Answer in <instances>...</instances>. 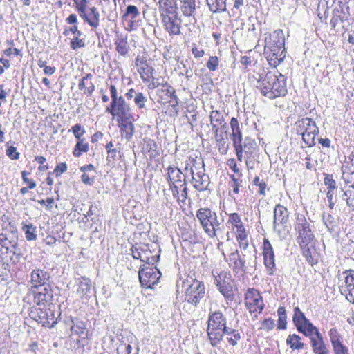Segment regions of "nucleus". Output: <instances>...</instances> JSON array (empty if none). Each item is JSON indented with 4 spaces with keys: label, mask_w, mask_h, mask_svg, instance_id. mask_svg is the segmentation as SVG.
<instances>
[{
    "label": "nucleus",
    "mask_w": 354,
    "mask_h": 354,
    "mask_svg": "<svg viewBox=\"0 0 354 354\" xmlns=\"http://www.w3.org/2000/svg\"><path fill=\"white\" fill-rule=\"evenodd\" d=\"M294 229L296 240L300 246L303 256L311 265L315 263L312 254L314 235L304 215L297 214Z\"/></svg>",
    "instance_id": "nucleus-1"
},
{
    "label": "nucleus",
    "mask_w": 354,
    "mask_h": 354,
    "mask_svg": "<svg viewBox=\"0 0 354 354\" xmlns=\"http://www.w3.org/2000/svg\"><path fill=\"white\" fill-rule=\"evenodd\" d=\"M205 233L210 238H215L222 231L223 220H219L216 213L209 208H200L196 214Z\"/></svg>",
    "instance_id": "nucleus-2"
},
{
    "label": "nucleus",
    "mask_w": 354,
    "mask_h": 354,
    "mask_svg": "<svg viewBox=\"0 0 354 354\" xmlns=\"http://www.w3.org/2000/svg\"><path fill=\"white\" fill-rule=\"evenodd\" d=\"M226 326V319L221 312L210 313L208 319L207 335L212 346H216L223 339Z\"/></svg>",
    "instance_id": "nucleus-3"
},
{
    "label": "nucleus",
    "mask_w": 354,
    "mask_h": 354,
    "mask_svg": "<svg viewBox=\"0 0 354 354\" xmlns=\"http://www.w3.org/2000/svg\"><path fill=\"white\" fill-rule=\"evenodd\" d=\"M109 91L111 102L110 106L106 107V111L117 118L133 115L132 109L127 103L124 98L118 94L115 85L112 84L110 86Z\"/></svg>",
    "instance_id": "nucleus-4"
},
{
    "label": "nucleus",
    "mask_w": 354,
    "mask_h": 354,
    "mask_svg": "<svg viewBox=\"0 0 354 354\" xmlns=\"http://www.w3.org/2000/svg\"><path fill=\"white\" fill-rule=\"evenodd\" d=\"M183 287L185 289V299L195 306L204 297L205 294L204 284L196 279H187L183 281Z\"/></svg>",
    "instance_id": "nucleus-5"
},
{
    "label": "nucleus",
    "mask_w": 354,
    "mask_h": 354,
    "mask_svg": "<svg viewBox=\"0 0 354 354\" xmlns=\"http://www.w3.org/2000/svg\"><path fill=\"white\" fill-rule=\"evenodd\" d=\"M214 277V283L218 288L219 292L226 298L230 300L233 299V286L231 274L226 271H213Z\"/></svg>",
    "instance_id": "nucleus-6"
},
{
    "label": "nucleus",
    "mask_w": 354,
    "mask_h": 354,
    "mask_svg": "<svg viewBox=\"0 0 354 354\" xmlns=\"http://www.w3.org/2000/svg\"><path fill=\"white\" fill-rule=\"evenodd\" d=\"M135 64L137 71L139 73L142 81L147 84L149 88H153L158 86L153 77V68L150 66L147 62V57L138 55L135 60Z\"/></svg>",
    "instance_id": "nucleus-7"
},
{
    "label": "nucleus",
    "mask_w": 354,
    "mask_h": 354,
    "mask_svg": "<svg viewBox=\"0 0 354 354\" xmlns=\"http://www.w3.org/2000/svg\"><path fill=\"white\" fill-rule=\"evenodd\" d=\"M194 169L195 171L192 174L194 187L198 192L207 189L210 182L209 176L205 174L204 162H198Z\"/></svg>",
    "instance_id": "nucleus-8"
},
{
    "label": "nucleus",
    "mask_w": 354,
    "mask_h": 354,
    "mask_svg": "<svg viewBox=\"0 0 354 354\" xmlns=\"http://www.w3.org/2000/svg\"><path fill=\"white\" fill-rule=\"evenodd\" d=\"M245 305L250 313H261L264 304L259 292L254 288H249L245 295Z\"/></svg>",
    "instance_id": "nucleus-9"
},
{
    "label": "nucleus",
    "mask_w": 354,
    "mask_h": 354,
    "mask_svg": "<svg viewBox=\"0 0 354 354\" xmlns=\"http://www.w3.org/2000/svg\"><path fill=\"white\" fill-rule=\"evenodd\" d=\"M161 273L155 268L147 267L139 271L138 277L142 287L153 288L158 284Z\"/></svg>",
    "instance_id": "nucleus-10"
},
{
    "label": "nucleus",
    "mask_w": 354,
    "mask_h": 354,
    "mask_svg": "<svg viewBox=\"0 0 354 354\" xmlns=\"http://www.w3.org/2000/svg\"><path fill=\"white\" fill-rule=\"evenodd\" d=\"M160 17L165 30L170 36L180 34L181 19L177 12L162 15Z\"/></svg>",
    "instance_id": "nucleus-11"
},
{
    "label": "nucleus",
    "mask_w": 354,
    "mask_h": 354,
    "mask_svg": "<svg viewBox=\"0 0 354 354\" xmlns=\"http://www.w3.org/2000/svg\"><path fill=\"white\" fill-rule=\"evenodd\" d=\"M17 242L15 239L8 237L6 234H0V255H7L12 253L15 258L10 257L13 262L19 260V253L16 251Z\"/></svg>",
    "instance_id": "nucleus-12"
},
{
    "label": "nucleus",
    "mask_w": 354,
    "mask_h": 354,
    "mask_svg": "<svg viewBox=\"0 0 354 354\" xmlns=\"http://www.w3.org/2000/svg\"><path fill=\"white\" fill-rule=\"evenodd\" d=\"M342 274L344 280L340 285V291L348 301L354 304V270H346Z\"/></svg>",
    "instance_id": "nucleus-13"
},
{
    "label": "nucleus",
    "mask_w": 354,
    "mask_h": 354,
    "mask_svg": "<svg viewBox=\"0 0 354 354\" xmlns=\"http://www.w3.org/2000/svg\"><path fill=\"white\" fill-rule=\"evenodd\" d=\"M333 6L330 25L333 28H335L339 22H343L347 19L349 13L348 7L342 1H335Z\"/></svg>",
    "instance_id": "nucleus-14"
},
{
    "label": "nucleus",
    "mask_w": 354,
    "mask_h": 354,
    "mask_svg": "<svg viewBox=\"0 0 354 354\" xmlns=\"http://www.w3.org/2000/svg\"><path fill=\"white\" fill-rule=\"evenodd\" d=\"M35 288V290H32L34 303L39 306H45L52 301L53 294L50 285Z\"/></svg>",
    "instance_id": "nucleus-15"
},
{
    "label": "nucleus",
    "mask_w": 354,
    "mask_h": 354,
    "mask_svg": "<svg viewBox=\"0 0 354 354\" xmlns=\"http://www.w3.org/2000/svg\"><path fill=\"white\" fill-rule=\"evenodd\" d=\"M117 120L122 135L124 136L127 140H130L135 132V126L133 124L135 120L133 115H130L121 117L117 118Z\"/></svg>",
    "instance_id": "nucleus-16"
},
{
    "label": "nucleus",
    "mask_w": 354,
    "mask_h": 354,
    "mask_svg": "<svg viewBox=\"0 0 354 354\" xmlns=\"http://www.w3.org/2000/svg\"><path fill=\"white\" fill-rule=\"evenodd\" d=\"M275 81H274L272 86V91L267 93L269 99H274L279 96H284L287 93L286 84L285 76L279 72L276 73Z\"/></svg>",
    "instance_id": "nucleus-17"
},
{
    "label": "nucleus",
    "mask_w": 354,
    "mask_h": 354,
    "mask_svg": "<svg viewBox=\"0 0 354 354\" xmlns=\"http://www.w3.org/2000/svg\"><path fill=\"white\" fill-rule=\"evenodd\" d=\"M264 50L267 60L272 67H277L286 57L284 47L270 48V49H265Z\"/></svg>",
    "instance_id": "nucleus-18"
},
{
    "label": "nucleus",
    "mask_w": 354,
    "mask_h": 354,
    "mask_svg": "<svg viewBox=\"0 0 354 354\" xmlns=\"http://www.w3.org/2000/svg\"><path fill=\"white\" fill-rule=\"evenodd\" d=\"M164 87L165 88L158 91V102L162 104L172 103L173 106L178 105V97L175 94L174 88L169 85H165Z\"/></svg>",
    "instance_id": "nucleus-19"
},
{
    "label": "nucleus",
    "mask_w": 354,
    "mask_h": 354,
    "mask_svg": "<svg viewBox=\"0 0 354 354\" xmlns=\"http://www.w3.org/2000/svg\"><path fill=\"white\" fill-rule=\"evenodd\" d=\"M276 73L272 72H268L266 73L264 77H261L257 81V88L260 90L261 94L268 98V94L267 93H271L272 91V86L274 81H275Z\"/></svg>",
    "instance_id": "nucleus-20"
},
{
    "label": "nucleus",
    "mask_w": 354,
    "mask_h": 354,
    "mask_svg": "<svg viewBox=\"0 0 354 354\" xmlns=\"http://www.w3.org/2000/svg\"><path fill=\"white\" fill-rule=\"evenodd\" d=\"M288 211L285 207L281 205H276L274 209L273 224L274 230L280 232V227L288 222Z\"/></svg>",
    "instance_id": "nucleus-21"
},
{
    "label": "nucleus",
    "mask_w": 354,
    "mask_h": 354,
    "mask_svg": "<svg viewBox=\"0 0 354 354\" xmlns=\"http://www.w3.org/2000/svg\"><path fill=\"white\" fill-rule=\"evenodd\" d=\"M263 257L265 266L268 268V274L272 275L275 266L274 254L271 243L268 239H264L263 241Z\"/></svg>",
    "instance_id": "nucleus-22"
},
{
    "label": "nucleus",
    "mask_w": 354,
    "mask_h": 354,
    "mask_svg": "<svg viewBox=\"0 0 354 354\" xmlns=\"http://www.w3.org/2000/svg\"><path fill=\"white\" fill-rule=\"evenodd\" d=\"M30 278L34 288L44 287L48 285L47 283L49 281L50 274L44 270L36 268L32 271Z\"/></svg>",
    "instance_id": "nucleus-23"
},
{
    "label": "nucleus",
    "mask_w": 354,
    "mask_h": 354,
    "mask_svg": "<svg viewBox=\"0 0 354 354\" xmlns=\"http://www.w3.org/2000/svg\"><path fill=\"white\" fill-rule=\"evenodd\" d=\"M265 49L270 48L284 47L285 39L281 30H277L265 39Z\"/></svg>",
    "instance_id": "nucleus-24"
},
{
    "label": "nucleus",
    "mask_w": 354,
    "mask_h": 354,
    "mask_svg": "<svg viewBox=\"0 0 354 354\" xmlns=\"http://www.w3.org/2000/svg\"><path fill=\"white\" fill-rule=\"evenodd\" d=\"M180 10L185 17H189V23L196 22V19L194 16L196 10L195 0H180Z\"/></svg>",
    "instance_id": "nucleus-25"
},
{
    "label": "nucleus",
    "mask_w": 354,
    "mask_h": 354,
    "mask_svg": "<svg viewBox=\"0 0 354 354\" xmlns=\"http://www.w3.org/2000/svg\"><path fill=\"white\" fill-rule=\"evenodd\" d=\"M209 120L212 130H217V129L228 130V126L224 119V116L219 111H212L209 115Z\"/></svg>",
    "instance_id": "nucleus-26"
},
{
    "label": "nucleus",
    "mask_w": 354,
    "mask_h": 354,
    "mask_svg": "<svg viewBox=\"0 0 354 354\" xmlns=\"http://www.w3.org/2000/svg\"><path fill=\"white\" fill-rule=\"evenodd\" d=\"M315 336L310 338L313 352L315 354H328V351L319 330H316Z\"/></svg>",
    "instance_id": "nucleus-27"
},
{
    "label": "nucleus",
    "mask_w": 354,
    "mask_h": 354,
    "mask_svg": "<svg viewBox=\"0 0 354 354\" xmlns=\"http://www.w3.org/2000/svg\"><path fill=\"white\" fill-rule=\"evenodd\" d=\"M100 16L97 8L92 6L88 8V12L86 13V17H83L82 19L91 27L97 28L100 24Z\"/></svg>",
    "instance_id": "nucleus-28"
},
{
    "label": "nucleus",
    "mask_w": 354,
    "mask_h": 354,
    "mask_svg": "<svg viewBox=\"0 0 354 354\" xmlns=\"http://www.w3.org/2000/svg\"><path fill=\"white\" fill-rule=\"evenodd\" d=\"M158 3L160 15L177 12L176 0H158Z\"/></svg>",
    "instance_id": "nucleus-29"
},
{
    "label": "nucleus",
    "mask_w": 354,
    "mask_h": 354,
    "mask_svg": "<svg viewBox=\"0 0 354 354\" xmlns=\"http://www.w3.org/2000/svg\"><path fill=\"white\" fill-rule=\"evenodd\" d=\"M230 127L234 146L242 145V135L237 118L234 117L232 118L230 121Z\"/></svg>",
    "instance_id": "nucleus-30"
},
{
    "label": "nucleus",
    "mask_w": 354,
    "mask_h": 354,
    "mask_svg": "<svg viewBox=\"0 0 354 354\" xmlns=\"http://www.w3.org/2000/svg\"><path fill=\"white\" fill-rule=\"evenodd\" d=\"M93 76L91 74H86L82 77L78 84V87L80 90H82L84 93L87 95H91L95 90V86L91 82Z\"/></svg>",
    "instance_id": "nucleus-31"
},
{
    "label": "nucleus",
    "mask_w": 354,
    "mask_h": 354,
    "mask_svg": "<svg viewBox=\"0 0 354 354\" xmlns=\"http://www.w3.org/2000/svg\"><path fill=\"white\" fill-rule=\"evenodd\" d=\"M78 280L77 294H79L80 297H88L91 290V280L84 277H82Z\"/></svg>",
    "instance_id": "nucleus-32"
},
{
    "label": "nucleus",
    "mask_w": 354,
    "mask_h": 354,
    "mask_svg": "<svg viewBox=\"0 0 354 354\" xmlns=\"http://www.w3.org/2000/svg\"><path fill=\"white\" fill-rule=\"evenodd\" d=\"M183 174L178 168L173 167L167 168V180L169 183H180L181 184L183 183Z\"/></svg>",
    "instance_id": "nucleus-33"
},
{
    "label": "nucleus",
    "mask_w": 354,
    "mask_h": 354,
    "mask_svg": "<svg viewBox=\"0 0 354 354\" xmlns=\"http://www.w3.org/2000/svg\"><path fill=\"white\" fill-rule=\"evenodd\" d=\"M39 319L44 326L53 327L56 324V322L54 320L53 313L50 309L41 311L39 315Z\"/></svg>",
    "instance_id": "nucleus-34"
},
{
    "label": "nucleus",
    "mask_w": 354,
    "mask_h": 354,
    "mask_svg": "<svg viewBox=\"0 0 354 354\" xmlns=\"http://www.w3.org/2000/svg\"><path fill=\"white\" fill-rule=\"evenodd\" d=\"M342 179L346 184L350 185L349 188L354 189V169L348 167L347 165L343 166Z\"/></svg>",
    "instance_id": "nucleus-35"
},
{
    "label": "nucleus",
    "mask_w": 354,
    "mask_h": 354,
    "mask_svg": "<svg viewBox=\"0 0 354 354\" xmlns=\"http://www.w3.org/2000/svg\"><path fill=\"white\" fill-rule=\"evenodd\" d=\"M297 328L300 333H302L306 336H309L310 338L313 337L314 334L316 335V330H318L308 319H306V322L301 324V327L299 326Z\"/></svg>",
    "instance_id": "nucleus-36"
},
{
    "label": "nucleus",
    "mask_w": 354,
    "mask_h": 354,
    "mask_svg": "<svg viewBox=\"0 0 354 354\" xmlns=\"http://www.w3.org/2000/svg\"><path fill=\"white\" fill-rule=\"evenodd\" d=\"M286 343L290 348L299 350L304 348L305 344L301 342V337L295 334L290 335L287 337Z\"/></svg>",
    "instance_id": "nucleus-37"
},
{
    "label": "nucleus",
    "mask_w": 354,
    "mask_h": 354,
    "mask_svg": "<svg viewBox=\"0 0 354 354\" xmlns=\"http://www.w3.org/2000/svg\"><path fill=\"white\" fill-rule=\"evenodd\" d=\"M115 44L116 46L117 52L121 55H126L129 49V46L128 44L127 40L122 37H118Z\"/></svg>",
    "instance_id": "nucleus-38"
},
{
    "label": "nucleus",
    "mask_w": 354,
    "mask_h": 354,
    "mask_svg": "<svg viewBox=\"0 0 354 354\" xmlns=\"http://www.w3.org/2000/svg\"><path fill=\"white\" fill-rule=\"evenodd\" d=\"M228 223L231 224L232 228L235 232L244 228V225L241 219L240 216L237 213H232L229 214Z\"/></svg>",
    "instance_id": "nucleus-39"
},
{
    "label": "nucleus",
    "mask_w": 354,
    "mask_h": 354,
    "mask_svg": "<svg viewBox=\"0 0 354 354\" xmlns=\"http://www.w3.org/2000/svg\"><path fill=\"white\" fill-rule=\"evenodd\" d=\"M86 330V324L84 322L78 319L72 320L71 330L73 334L81 336L84 334Z\"/></svg>",
    "instance_id": "nucleus-40"
},
{
    "label": "nucleus",
    "mask_w": 354,
    "mask_h": 354,
    "mask_svg": "<svg viewBox=\"0 0 354 354\" xmlns=\"http://www.w3.org/2000/svg\"><path fill=\"white\" fill-rule=\"evenodd\" d=\"M22 230L25 233L26 239L28 241L35 240L37 238L36 227L31 223H24Z\"/></svg>",
    "instance_id": "nucleus-41"
},
{
    "label": "nucleus",
    "mask_w": 354,
    "mask_h": 354,
    "mask_svg": "<svg viewBox=\"0 0 354 354\" xmlns=\"http://www.w3.org/2000/svg\"><path fill=\"white\" fill-rule=\"evenodd\" d=\"M88 150V144L84 142V138L78 140L75 146L73 154L75 157H80L82 152H87Z\"/></svg>",
    "instance_id": "nucleus-42"
},
{
    "label": "nucleus",
    "mask_w": 354,
    "mask_h": 354,
    "mask_svg": "<svg viewBox=\"0 0 354 354\" xmlns=\"http://www.w3.org/2000/svg\"><path fill=\"white\" fill-rule=\"evenodd\" d=\"M209 10L213 12L223 10L225 8V0H206Z\"/></svg>",
    "instance_id": "nucleus-43"
},
{
    "label": "nucleus",
    "mask_w": 354,
    "mask_h": 354,
    "mask_svg": "<svg viewBox=\"0 0 354 354\" xmlns=\"http://www.w3.org/2000/svg\"><path fill=\"white\" fill-rule=\"evenodd\" d=\"M89 4V0H81L77 2L76 5L74 6L81 18L83 17H86V13L87 12L86 11L88 10Z\"/></svg>",
    "instance_id": "nucleus-44"
},
{
    "label": "nucleus",
    "mask_w": 354,
    "mask_h": 354,
    "mask_svg": "<svg viewBox=\"0 0 354 354\" xmlns=\"http://www.w3.org/2000/svg\"><path fill=\"white\" fill-rule=\"evenodd\" d=\"M215 140L218 146L223 147L225 145L226 135L227 130H222L221 129H217V130H212Z\"/></svg>",
    "instance_id": "nucleus-45"
},
{
    "label": "nucleus",
    "mask_w": 354,
    "mask_h": 354,
    "mask_svg": "<svg viewBox=\"0 0 354 354\" xmlns=\"http://www.w3.org/2000/svg\"><path fill=\"white\" fill-rule=\"evenodd\" d=\"M225 335H232L230 337H227V342L231 346H236L238 342L241 339V335L238 332V330L232 328H229L228 330H225Z\"/></svg>",
    "instance_id": "nucleus-46"
},
{
    "label": "nucleus",
    "mask_w": 354,
    "mask_h": 354,
    "mask_svg": "<svg viewBox=\"0 0 354 354\" xmlns=\"http://www.w3.org/2000/svg\"><path fill=\"white\" fill-rule=\"evenodd\" d=\"M256 146L255 140L247 137L245 138L243 144H242V150H243L246 154L251 155L255 149Z\"/></svg>",
    "instance_id": "nucleus-47"
},
{
    "label": "nucleus",
    "mask_w": 354,
    "mask_h": 354,
    "mask_svg": "<svg viewBox=\"0 0 354 354\" xmlns=\"http://www.w3.org/2000/svg\"><path fill=\"white\" fill-rule=\"evenodd\" d=\"M236 239L239 242L240 247L243 249H246L248 246V241L247 239V234L245 233V227L239 230L236 231Z\"/></svg>",
    "instance_id": "nucleus-48"
},
{
    "label": "nucleus",
    "mask_w": 354,
    "mask_h": 354,
    "mask_svg": "<svg viewBox=\"0 0 354 354\" xmlns=\"http://www.w3.org/2000/svg\"><path fill=\"white\" fill-rule=\"evenodd\" d=\"M278 329H286V308L283 306H281L278 308Z\"/></svg>",
    "instance_id": "nucleus-49"
},
{
    "label": "nucleus",
    "mask_w": 354,
    "mask_h": 354,
    "mask_svg": "<svg viewBox=\"0 0 354 354\" xmlns=\"http://www.w3.org/2000/svg\"><path fill=\"white\" fill-rule=\"evenodd\" d=\"M198 162H203V160L201 158L196 157H189L188 159L185 162V168L184 170L185 171H190L191 174H192L195 171V166L196 167V164L198 163Z\"/></svg>",
    "instance_id": "nucleus-50"
},
{
    "label": "nucleus",
    "mask_w": 354,
    "mask_h": 354,
    "mask_svg": "<svg viewBox=\"0 0 354 354\" xmlns=\"http://www.w3.org/2000/svg\"><path fill=\"white\" fill-rule=\"evenodd\" d=\"M292 319L297 328L299 326H301L303 322H306L307 319L304 314L300 310L299 307H295L294 308V316Z\"/></svg>",
    "instance_id": "nucleus-51"
},
{
    "label": "nucleus",
    "mask_w": 354,
    "mask_h": 354,
    "mask_svg": "<svg viewBox=\"0 0 354 354\" xmlns=\"http://www.w3.org/2000/svg\"><path fill=\"white\" fill-rule=\"evenodd\" d=\"M342 199L346 201V204L348 207L353 209L354 207V189L348 188L345 190L342 194Z\"/></svg>",
    "instance_id": "nucleus-52"
},
{
    "label": "nucleus",
    "mask_w": 354,
    "mask_h": 354,
    "mask_svg": "<svg viewBox=\"0 0 354 354\" xmlns=\"http://www.w3.org/2000/svg\"><path fill=\"white\" fill-rule=\"evenodd\" d=\"M313 122L314 121L310 118H304L299 120L297 122V133L305 131Z\"/></svg>",
    "instance_id": "nucleus-53"
},
{
    "label": "nucleus",
    "mask_w": 354,
    "mask_h": 354,
    "mask_svg": "<svg viewBox=\"0 0 354 354\" xmlns=\"http://www.w3.org/2000/svg\"><path fill=\"white\" fill-rule=\"evenodd\" d=\"M323 221L329 232L334 230V227L336 225L335 218L330 214H323Z\"/></svg>",
    "instance_id": "nucleus-54"
},
{
    "label": "nucleus",
    "mask_w": 354,
    "mask_h": 354,
    "mask_svg": "<svg viewBox=\"0 0 354 354\" xmlns=\"http://www.w3.org/2000/svg\"><path fill=\"white\" fill-rule=\"evenodd\" d=\"M302 136V140L307 145L308 147H312L315 145V137L316 134L309 133L306 132H299Z\"/></svg>",
    "instance_id": "nucleus-55"
},
{
    "label": "nucleus",
    "mask_w": 354,
    "mask_h": 354,
    "mask_svg": "<svg viewBox=\"0 0 354 354\" xmlns=\"http://www.w3.org/2000/svg\"><path fill=\"white\" fill-rule=\"evenodd\" d=\"M10 142H8L6 145L8 147L6 149V155L13 160H17L19 159L20 154L17 151V148L12 145H9Z\"/></svg>",
    "instance_id": "nucleus-56"
},
{
    "label": "nucleus",
    "mask_w": 354,
    "mask_h": 354,
    "mask_svg": "<svg viewBox=\"0 0 354 354\" xmlns=\"http://www.w3.org/2000/svg\"><path fill=\"white\" fill-rule=\"evenodd\" d=\"M147 101V97L145 96L143 93L137 92L136 94H135L134 103L138 109L145 108Z\"/></svg>",
    "instance_id": "nucleus-57"
},
{
    "label": "nucleus",
    "mask_w": 354,
    "mask_h": 354,
    "mask_svg": "<svg viewBox=\"0 0 354 354\" xmlns=\"http://www.w3.org/2000/svg\"><path fill=\"white\" fill-rule=\"evenodd\" d=\"M72 131L74 136L77 140H82L81 137L85 133V129L82 127L80 124H75L71 127L69 131Z\"/></svg>",
    "instance_id": "nucleus-58"
},
{
    "label": "nucleus",
    "mask_w": 354,
    "mask_h": 354,
    "mask_svg": "<svg viewBox=\"0 0 354 354\" xmlns=\"http://www.w3.org/2000/svg\"><path fill=\"white\" fill-rule=\"evenodd\" d=\"M140 15L139 10L138 8L133 5H129L127 6L126 9V12L124 14L125 17L131 16L132 19L137 18Z\"/></svg>",
    "instance_id": "nucleus-59"
},
{
    "label": "nucleus",
    "mask_w": 354,
    "mask_h": 354,
    "mask_svg": "<svg viewBox=\"0 0 354 354\" xmlns=\"http://www.w3.org/2000/svg\"><path fill=\"white\" fill-rule=\"evenodd\" d=\"M219 61L218 57L216 56H211L206 64V66L209 71H214L216 70Z\"/></svg>",
    "instance_id": "nucleus-60"
},
{
    "label": "nucleus",
    "mask_w": 354,
    "mask_h": 354,
    "mask_svg": "<svg viewBox=\"0 0 354 354\" xmlns=\"http://www.w3.org/2000/svg\"><path fill=\"white\" fill-rule=\"evenodd\" d=\"M180 187L182 188L180 189L181 193L179 195V197H178V201L185 203L188 197L187 187L185 178L183 179V183L180 184Z\"/></svg>",
    "instance_id": "nucleus-61"
},
{
    "label": "nucleus",
    "mask_w": 354,
    "mask_h": 354,
    "mask_svg": "<svg viewBox=\"0 0 354 354\" xmlns=\"http://www.w3.org/2000/svg\"><path fill=\"white\" fill-rule=\"evenodd\" d=\"M329 336L333 346L341 343L340 335L337 329L332 328L329 332Z\"/></svg>",
    "instance_id": "nucleus-62"
},
{
    "label": "nucleus",
    "mask_w": 354,
    "mask_h": 354,
    "mask_svg": "<svg viewBox=\"0 0 354 354\" xmlns=\"http://www.w3.org/2000/svg\"><path fill=\"white\" fill-rule=\"evenodd\" d=\"M84 41L82 39H79V37H75L71 42V47L74 50L84 47Z\"/></svg>",
    "instance_id": "nucleus-63"
},
{
    "label": "nucleus",
    "mask_w": 354,
    "mask_h": 354,
    "mask_svg": "<svg viewBox=\"0 0 354 354\" xmlns=\"http://www.w3.org/2000/svg\"><path fill=\"white\" fill-rule=\"evenodd\" d=\"M335 354H348L347 348L341 343L333 346Z\"/></svg>",
    "instance_id": "nucleus-64"
}]
</instances>
